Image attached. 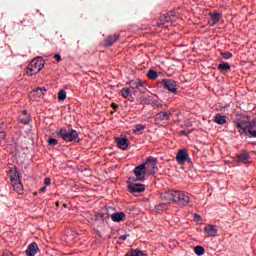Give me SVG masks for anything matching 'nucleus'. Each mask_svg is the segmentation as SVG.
<instances>
[{
  "label": "nucleus",
  "mask_w": 256,
  "mask_h": 256,
  "mask_svg": "<svg viewBox=\"0 0 256 256\" xmlns=\"http://www.w3.org/2000/svg\"><path fill=\"white\" fill-rule=\"evenodd\" d=\"M161 198L166 201H173L179 207H187L191 203V198L185 192L169 190L161 194Z\"/></svg>",
  "instance_id": "obj_1"
},
{
  "label": "nucleus",
  "mask_w": 256,
  "mask_h": 256,
  "mask_svg": "<svg viewBox=\"0 0 256 256\" xmlns=\"http://www.w3.org/2000/svg\"><path fill=\"white\" fill-rule=\"evenodd\" d=\"M43 67H45V61L41 58H35L29 63L26 73L30 76L37 75Z\"/></svg>",
  "instance_id": "obj_2"
},
{
  "label": "nucleus",
  "mask_w": 256,
  "mask_h": 256,
  "mask_svg": "<svg viewBox=\"0 0 256 256\" xmlns=\"http://www.w3.org/2000/svg\"><path fill=\"white\" fill-rule=\"evenodd\" d=\"M58 137L63 139L64 141L71 143L73 141H77L79 139V133H77L75 130H71L70 132L65 129H60L59 132H57Z\"/></svg>",
  "instance_id": "obj_3"
},
{
  "label": "nucleus",
  "mask_w": 256,
  "mask_h": 256,
  "mask_svg": "<svg viewBox=\"0 0 256 256\" xmlns=\"http://www.w3.org/2000/svg\"><path fill=\"white\" fill-rule=\"evenodd\" d=\"M177 19H179V17H177V14H175V12H167L159 17L156 25L158 27H161V25H165V23H175Z\"/></svg>",
  "instance_id": "obj_4"
},
{
  "label": "nucleus",
  "mask_w": 256,
  "mask_h": 256,
  "mask_svg": "<svg viewBox=\"0 0 256 256\" xmlns=\"http://www.w3.org/2000/svg\"><path fill=\"white\" fill-rule=\"evenodd\" d=\"M146 169L150 171V175H155L159 168L157 167V158L153 156H149L144 164Z\"/></svg>",
  "instance_id": "obj_5"
},
{
  "label": "nucleus",
  "mask_w": 256,
  "mask_h": 256,
  "mask_svg": "<svg viewBox=\"0 0 256 256\" xmlns=\"http://www.w3.org/2000/svg\"><path fill=\"white\" fill-rule=\"evenodd\" d=\"M147 173V166L141 164L134 169V175L136 176V181H145V174Z\"/></svg>",
  "instance_id": "obj_6"
},
{
  "label": "nucleus",
  "mask_w": 256,
  "mask_h": 256,
  "mask_svg": "<svg viewBox=\"0 0 256 256\" xmlns=\"http://www.w3.org/2000/svg\"><path fill=\"white\" fill-rule=\"evenodd\" d=\"M176 161L179 165H185L186 161H189V152L185 149L179 150L176 155Z\"/></svg>",
  "instance_id": "obj_7"
},
{
  "label": "nucleus",
  "mask_w": 256,
  "mask_h": 256,
  "mask_svg": "<svg viewBox=\"0 0 256 256\" xmlns=\"http://www.w3.org/2000/svg\"><path fill=\"white\" fill-rule=\"evenodd\" d=\"M162 85L164 89H167L171 93H177V82L170 79H164L162 80Z\"/></svg>",
  "instance_id": "obj_8"
},
{
  "label": "nucleus",
  "mask_w": 256,
  "mask_h": 256,
  "mask_svg": "<svg viewBox=\"0 0 256 256\" xmlns=\"http://www.w3.org/2000/svg\"><path fill=\"white\" fill-rule=\"evenodd\" d=\"M121 39V34L109 35L105 39L104 47H113Z\"/></svg>",
  "instance_id": "obj_9"
},
{
  "label": "nucleus",
  "mask_w": 256,
  "mask_h": 256,
  "mask_svg": "<svg viewBox=\"0 0 256 256\" xmlns=\"http://www.w3.org/2000/svg\"><path fill=\"white\" fill-rule=\"evenodd\" d=\"M37 253H39V245H37V242H32L26 249V255L35 256Z\"/></svg>",
  "instance_id": "obj_10"
},
{
  "label": "nucleus",
  "mask_w": 256,
  "mask_h": 256,
  "mask_svg": "<svg viewBox=\"0 0 256 256\" xmlns=\"http://www.w3.org/2000/svg\"><path fill=\"white\" fill-rule=\"evenodd\" d=\"M217 226L208 224L204 228V232L206 233L207 237H216L217 236Z\"/></svg>",
  "instance_id": "obj_11"
},
{
  "label": "nucleus",
  "mask_w": 256,
  "mask_h": 256,
  "mask_svg": "<svg viewBox=\"0 0 256 256\" xmlns=\"http://www.w3.org/2000/svg\"><path fill=\"white\" fill-rule=\"evenodd\" d=\"M128 191H130V193H143V191H145V185L139 183L129 185Z\"/></svg>",
  "instance_id": "obj_12"
},
{
  "label": "nucleus",
  "mask_w": 256,
  "mask_h": 256,
  "mask_svg": "<svg viewBox=\"0 0 256 256\" xmlns=\"http://www.w3.org/2000/svg\"><path fill=\"white\" fill-rule=\"evenodd\" d=\"M236 126L238 128V131L241 135H243V133H245L246 131L249 132V122L245 121V120H240L236 123Z\"/></svg>",
  "instance_id": "obj_13"
},
{
  "label": "nucleus",
  "mask_w": 256,
  "mask_h": 256,
  "mask_svg": "<svg viewBox=\"0 0 256 256\" xmlns=\"http://www.w3.org/2000/svg\"><path fill=\"white\" fill-rule=\"evenodd\" d=\"M116 143L119 149H122V151H126L127 147H129L131 142L127 138H117Z\"/></svg>",
  "instance_id": "obj_14"
},
{
  "label": "nucleus",
  "mask_w": 256,
  "mask_h": 256,
  "mask_svg": "<svg viewBox=\"0 0 256 256\" xmlns=\"http://www.w3.org/2000/svg\"><path fill=\"white\" fill-rule=\"evenodd\" d=\"M220 20L221 14H219L218 12H214L213 14H210V19L208 23L213 27V25H217V23H219Z\"/></svg>",
  "instance_id": "obj_15"
},
{
  "label": "nucleus",
  "mask_w": 256,
  "mask_h": 256,
  "mask_svg": "<svg viewBox=\"0 0 256 256\" xmlns=\"http://www.w3.org/2000/svg\"><path fill=\"white\" fill-rule=\"evenodd\" d=\"M10 181L11 183L21 181V176L19 175V171H17V169L15 168L10 170Z\"/></svg>",
  "instance_id": "obj_16"
},
{
  "label": "nucleus",
  "mask_w": 256,
  "mask_h": 256,
  "mask_svg": "<svg viewBox=\"0 0 256 256\" xmlns=\"http://www.w3.org/2000/svg\"><path fill=\"white\" fill-rule=\"evenodd\" d=\"M12 187L16 193L23 195V184L21 183V180L18 182H12Z\"/></svg>",
  "instance_id": "obj_17"
},
{
  "label": "nucleus",
  "mask_w": 256,
  "mask_h": 256,
  "mask_svg": "<svg viewBox=\"0 0 256 256\" xmlns=\"http://www.w3.org/2000/svg\"><path fill=\"white\" fill-rule=\"evenodd\" d=\"M124 217L125 213L123 212L112 213V221H114V223H119L123 221Z\"/></svg>",
  "instance_id": "obj_18"
},
{
  "label": "nucleus",
  "mask_w": 256,
  "mask_h": 256,
  "mask_svg": "<svg viewBox=\"0 0 256 256\" xmlns=\"http://www.w3.org/2000/svg\"><path fill=\"white\" fill-rule=\"evenodd\" d=\"M94 221H97L100 225H103L105 223V219L107 217L104 213H95L93 216Z\"/></svg>",
  "instance_id": "obj_19"
},
{
  "label": "nucleus",
  "mask_w": 256,
  "mask_h": 256,
  "mask_svg": "<svg viewBox=\"0 0 256 256\" xmlns=\"http://www.w3.org/2000/svg\"><path fill=\"white\" fill-rule=\"evenodd\" d=\"M214 121L218 125H225L227 123V116L221 115V114H216Z\"/></svg>",
  "instance_id": "obj_20"
},
{
  "label": "nucleus",
  "mask_w": 256,
  "mask_h": 256,
  "mask_svg": "<svg viewBox=\"0 0 256 256\" xmlns=\"http://www.w3.org/2000/svg\"><path fill=\"white\" fill-rule=\"evenodd\" d=\"M248 133L251 137H256V120L249 122Z\"/></svg>",
  "instance_id": "obj_21"
},
{
  "label": "nucleus",
  "mask_w": 256,
  "mask_h": 256,
  "mask_svg": "<svg viewBox=\"0 0 256 256\" xmlns=\"http://www.w3.org/2000/svg\"><path fill=\"white\" fill-rule=\"evenodd\" d=\"M169 117H171L169 112H160L156 114V119H158V121H169Z\"/></svg>",
  "instance_id": "obj_22"
},
{
  "label": "nucleus",
  "mask_w": 256,
  "mask_h": 256,
  "mask_svg": "<svg viewBox=\"0 0 256 256\" xmlns=\"http://www.w3.org/2000/svg\"><path fill=\"white\" fill-rule=\"evenodd\" d=\"M168 209H169L168 203H161L155 207V213L161 214L163 213V211H167Z\"/></svg>",
  "instance_id": "obj_23"
},
{
  "label": "nucleus",
  "mask_w": 256,
  "mask_h": 256,
  "mask_svg": "<svg viewBox=\"0 0 256 256\" xmlns=\"http://www.w3.org/2000/svg\"><path fill=\"white\" fill-rule=\"evenodd\" d=\"M238 161L241 163H244V165H247L249 163V154L247 152L241 153L237 155Z\"/></svg>",
  "instance_id": "obj_24"
},
{
  "label": "nucleus",
  "mask_w": 256,
  "mask_h": 256,
  "mask_svg": "<svg viewBox=\"0 0 256 256\" xmlns=\"http://www.w3.org/2000/svg\"><path fill=\"white\" fill-rule=\"evenodd\" d=\"M146 90L147 88L143 80H138V86L136 88L137 93H145Z\"/></svg>",
  "instance_id": "obj_25"
},
{
  "label": "nucleus",
  "mask_w": 256,
  "mask_h": 256,
  "mask_svg": "<svg viewBox=\"0 0 256 256\" xmlns=\"http://www.w3.org/2000/svg\"><path fill=\"white\" fill-rule=\"evenodd\" d=\"M147 77H148V79H151L152 81H155V79H158L159 74L157 73V71H155L153 69H150L147 72Z\"/></svg>",
  "instance_id": "obj_26"
},
{
  "label": "nucleus",
  "mask_w": 256,
  "mask_h": 256,
  "mask_svg": "<svg viewBox=\"0 0 256 256\" xmlns=\"http://www.w3.org/2000/svg\"><path fill=\"white\" fill-rule=\"evenodd\" d=\"M218 71H231V65L227 62H223L218 65Z\"/></svg>",
  "instance_id": "obj_27"
},
{
  "label": "nucleus",
  "mask_w": 256,
  "mask_h": 256,
  "mask_svg": "<svg viewBox=\"0 0 256 256\" xmlns=\"http://www.w3.org/2000/svg\"><path fill=\"white\" fill-rule=\"evenodd\" d=\"M130 85V90L132 91V93H134V95L137 93V86L139 85V80L135 81V80H131L129 82Z\"/></svg>",
  "instance_id": "obj_28"
},
{
  "label": "nucleus",
  "mask_w": 256,
  "mask_h": 256,
  "mask_svg": "<svg viewBox=\"0 0 256 256\" xmlns=\"http://www.w3.org/2000/svg\"><path fill=\"white\" fill-rule=\"evenodd\" d=\"M194 253L198 256L205 255V248H203V246H196L194 248Z\"/></svg>",
  "instance_id": "obj_29"
},
{
  "label": "nucleus",
  "mask_w": 256,
  "mask_h": 256,
  "mask_svg": "<svg viewBox=\"0 0 256 256\" xmlns=\"http://www.w3.org/2000/svg\"><path fill=\"white\" fill-rule=\"evenodd\" d=\"M34 93H37L38 97H43V95L47 93V89L45 87H38L36 90H34Z\"/></svg>",
  "instance_id": "obj_30"
},
{
  "label": "nucleus",
  "mask_w": 256,
  "mask_h": 256,
  "mask_svg": "<svg viewBox=\"0 0 256 256\" xmlns=\"http://www.w3.org/2000/svg\"><path fill=\"white\" fill-rule=\"evenodd\" d=\"M30 24L31 18H29V16L26 15L24 18H22L21 25H23V27H29Z\"/></svg>",
  "instance_id": "obj_31"
},
{
  "label": "nucleus",
  "mask_w": 256,
  "mask_h": 256,
  "mask_svg": "<svg viewBox=\"0 0 256 256\" xmlns=\"http://www.w3.org/2000/svg\"><path fill=\"white\" fill-rule=\"evenodd\" d=\"M131 88H123L121 90V95L124 99H127V97H129V95H131Z\"/></svg>",
  "instance_id": "obj_32"
},
{
  "label": "nucleus",
  "mask_w": 256,
  "mask_h": 256,
  "mask_svg": "<svg viewBox=\"0 0 256 256\" xmlns=\"http://www.w3.org/2000/svg\"><path fill=\"white\" fill-rule=\"evenodd\" d=\"M67 99V92L65 90H61L58 92V101H64Z\"/></svg>",
  "instance_id": "obj_33"
},
{
  "label": "nucleus",
  "mask_w": 256,
  "mask_h": 256,
  "mask_svg": "<svg viewBox=\"0 0 256 256\" xmlns=\"http://www.w3.org/2000/svg\"><path fill=\"white\" fill-rule=\"evenodd\" d=\"M113 213H115V208L113 207L106 208V214H105L106 219H109V217H112Z\"/></svg>",
  "instance_id": "obj_34"
},
{
  "label": "nucleus",
  "mask_w": 256,
  "mask_h": 256,
  "mask_svg": "<svg viewBox=\"0 0 256 256\" xmlns=\"http://www.w3.org/2000/svg\"><path fill=\"white\" fill-rule=\"evenodd\" d=\"M145 130V125L138 124L135 126L134 133H141V131Z\"/></svg>",
  "instance_id": "obj_35"
},
{
  "label": "nucleus",
  "mask_w": 256,
  "mask_h": 256,
  "mask_svg": "<svg viewBox=\"0 0 256 256\" xmlns=\"http://www.w3.org/2000/svg\"><path fill=\"white\" fill-rule=\"evenodd\" d=\"M59 141L55 138H49L48 139V145H51V147H55V145H58Z\"/></svg>",
  "instance_id": "obj_36"
},
{
  "label": "nucleus",
  "mask_w": 256,
  "mask_h": 256,
  "mask_svg": "<svg viewBox=\"0 0 256 256\" xmlns=\"http://www.w3.org/2000/svg\"><path fill=\"white\" fill-rule=\"evenodd\" d=\"M221 56L223 57V59H231V57H233V54L231 52H222Z\"/></svg>",
  "instance_id": "obj_37"
},
{
  "label": "nucleus",
  "mask_w": 256,
  "mask_h": 256,
  "mask_svg": "<svg viewBox=\"0 0 256 256\" xmlns=\"http://www.w3.org/2000/svg\"><path fill=\"white\" fill-rule=\"evenodd\" d=\"M44 185H51V178H49V177L45 178Z\"/></svg>",
  "instance_id": "obj_38"
},
{
  "label": "nucleus",
  "mask_w": 256,
  "mask_h": 256,
  "mask_svg": "<svg viewBox=\"0 0 256 256\" xmlns=\"http://www.w3.org/2000/svg\"><path fill=\"white\" fill-rule=\"evenodd\" d=\"M54 59L57 60L58 63H60V61H61V55L55 54V55H54Z\"/></svg>",
  "instance_id": "obj_39"
},
{
  "label": "nucleus",
  "mask_w": 256,
  "mask_h": 256,
  "mask_svg": "<svg viewBox=\"0 0 256 256\" xmlns=\"http://www.w3.org/2000/svg\"><path fill=\"white\" fill-rule=\"evenodd\" d=\"M127 237H129V234L122 235V236L119 237V239L121 241H125V239H127Z\"/></svg>",
  "instance_id": "obj_40"
},
{
  "label": "nucleus",
  "mask_w": 256,
  "mask_h": 256,
  "mask_svg": "<svg viewBox=\"0 0 256 256\" xmlns=\"http://www.w3.org/2000/svg\"><path fill=\"white\" fill-rule=\"evenodd\" d=\"M190 133H191V130H188V131L187 130H182L181 131L182 135H189Z\"/></svg>",
  "instance_id": "obj_41"
},
{
  "label": "nucleus",
  "mask_w": 256,
  "mask_h": 256,
  "mask_svg": "<svg viewBox=\"0 0 256 256\" xmlns=\"http://www.w3.org/2000/svg\"><path fill=\"white\" fill-rule=\"evenodd\" d=\"M196 221H201V216L199 214H194Z\"/></svg>",
  "instance_id": "obj_42"
},
{
  "label": "nucleus",
  "mask_w": 256,
  "mask_h": 256,
  "mask_svg": "<svg viewBox=\"0 0 256 256\" xmlns=\"http://www.w3.org/2000/svg\"><path fill=\"white\" fill-rule=\"evenodd\" d=\"M111 107L114 108L115 110L119 109V105L115 104V103H112L111 104Z\"/></svg>",
  "instance_id": "obj_43"
},
{
  "label": "nucleus",
  "mask_w": 256,
  "mask_h": 256,
  "mask_svg": "<svg viewBox=\"0 0 256 256\" xmlns=\"http://www.w3.org/2000/svg\"><path fill=\"white\" fill-rule=\"evenodd\" d=\"M47 191V187H42V188H40V193H45Z\"/></svg>",
  "instance_id": "obj_44"
},
{
  "label": "nucleus",
  "mask_w": 256,
  "mask_h": 256,
  "mask_svg": "<svg viewBox=\"0 0 256 256\" xmlns=\"http://www.w3.org/2000/svg\"><path fill=\"white\" fill-rule=\"evenodd\" d=\"M21 123H23V125H28L29 120L22 119V120H21Z\"/></svg>",
  "instance_id": "obj_45"
},
{
  "label": "nucleus",
  "mask_w": 256,
  "mask_h": 256,
  "mask_svg": "<svg viewBox=\"0 0 256 256\" xmlns=\"http://www.w3.org/2000/svg\"><path fill=\"white\" fill-rule=\"evenodd\" d=\"M9 255H11V253H9V252H4L3 253V256H9Z\"/></svg>",
  "instance_id": "obj_46"
},
{
  "label": "nucleus",
  "mask_w": 256,
  "mask_h": 256,
  "mask_svg": "<svg viewBox=\"0 0 256 256\" xmlns=\"http://www.w3.org/2000/svg\"><path fill=\"white\" fill-rule=\"evenodd\" d=\"M23 115H27V110L22 111Z\"/></svg>",
  "instance_id": "obj_47"
},
{
  "label": "nucleus",
  "mask_w": 256,
  "mask_h": 256,
  "mask_svg": "<svg viewBox=\"0 0 256 256\" xmlns=\"http://www.w3.org/2000/svg\"><path fill=\"white\" fill-rule=\"evenodd\" d=\"M0 135H2V137H5V132H0Z\"/></svg>",
  "instance_id": "obj_48"
}]
</instances>
